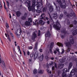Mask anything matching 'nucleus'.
I'll return each instance as SVG.
<instances>
[{"label":"nucleus","mask_w":77,"mask_h":77,"mask_svg":"<svg viewBox=\"0 0 77 77\" xmlns=\"http://www.w3.org/2000/svg\"><path fill=\"white\" fill-rule=\"evenodd\" d=\"M1 57V56L0 55V57ZM0 63H2V64L4 65H5V63H4V61H3L2 60V59L1 58H0Z\"/></svg>","instance_id":"obj_24"},{"label":"nucleus","mask_w":77,"mask_h":77,"mask_svg":"<svg viewBox=\"0 0 77 77\" xmlns=\"http://www.w3.org/2000/svg\"><path fill=\"white\" fill-rule=\"evenodd\" d=\"M56 25L54 24L53 26V27L56 29V30H60V28H61V25L59 22V20H57L56 22Z\"/></svg>","instance_id":"obj_1"},{"label":"nucleus","mask_w":77,"mask_h":77,"mask_svg":"<svg viewBox=\"0 0 77 77\" xmlns=\"http://www.w3.org/2000/svg\"><path fill=\"white\" fill-rule=\"evenodd\" d=\"M10 34L12 38V39H14V35H13V34L12 32H11Z\"/></svg>","instance_id":"obj_38"},{"label":"nucleus","mask_w":77,"mask_h":77,"mask_svg":"<svg viewBox=\"0 0 77 77\" xmlns=\"http://www.w3.org/2000/svg\"><path fill=\"white\" fill-rule=\"evenodd\" d=\"M50 18H49V20L51 21H53V19H52V18L51 17V15H50V14H49Z\"/></svg>","instance_id":"obj_31"},{"label":"nucleus","mask_w":77,"mask_h":77,"mask_svg":"<svg viewBox=\"0 0 77 77\" xmlns=\"http://www.w3.org/2000/svg\"><path fill=\"white\" fill-rule=\"evenodd\" d=\"M54 53L55 54H56V53H57V51H56L55 50V51H54Z\"/></svg>","instance_id":"obj_60"},{"label":"nucleus","mask_w":77,"mask_h":77,"mask_svg":"<svg viewBox=\"0 0 77 77\" xmlns=\"http://www.w3.org/2000/svg\"><path fill=\"white\" fill-rule=\"evenodd\" d=\"M5 26L7 29H8V28L9 27V24L8 23H6Z\"/></svg>","instance_id":"obj_35"},{"label":"nucleus","mask_w":77,"mask_h":77,"mask_svg":"<svg viewBox=\"0 0 77 77\" xmlns=\"http://www.w3.org/2000/svg\"><path fill=\"white\" fill-rule=\"evenodd\" d=\"M40 35H41V31H40V30H38V36H40Z\"/></svg>","instance_id":"obj_37"},{"label":"nucleus","mask_w":77,"mask_h":77,"mask_svg":"<svg viewBox=\"0 0 77 77\" xmlns=\"http://www.w3.org/2000/svg\"><path fill=\"white\" fill-rule=\"evenodd\" d=\"M36 38H37V35H36V34L35 32H34L32 34L31 39L32 41H34L35 40Z\"/></svg>","instance_id":"obj_4"},{"label":"nucleus","mask_w":77,"mask_h":77,"mask_svg":"<svg viewBox=\"0 0 77 77\" xmlns=\"http://www.w3.org/2000/svg\"><path fill=\"white\" fill-rule=\"evenodd\" d=\"M37 69H35L33 71V74L35 75L36 74H37Z\"/></svg>","instance_id":"obj_22"},{"label":"nucleus","mask_w":77,"mask_h":77,"mask_svg":"<svg viewBox=\"0 0 77 77\" xmlns=\"http://www.w3.org/2000/svg\"><path fill=\"white\" fill-rule=\"evenodd\" d=\"M26 3H27L28 6H29L30 5V1L29 0H27L26 1Z\"/></svg>","instance_id":"obj_26"},{"label":"nucleus","mask_w":77,"mask_h":77,"mask_svg":"<svg viewBox=\"0 0 77 77\" xmlns=\"http://www.w3.org/2000/svg\"><path fill=\"white\" fill-rule=\"evenodd\" d=\"M44 59V54H42V56H40V61H42Z\"/></svg>","instance_id":"obj_20"},{"label":"nucleus","mask_w":77,"mask_h":77,"mask_svg":"<svg viewBox=\"0 0 77 77\" xmlns=\"http://www.w3.org/2000/svg\"><path fill=\"white\" fill-rule=\"evenodd\" d=\"M36 12H37V13H40V11L37 10L36 11Z\"/></svg>","instance_id":"obj_62"},{"label":"nucleus","mask_w":77,"mask_h":77,"mask_svg":"<svg viewBox=\"0 0 77 77\" xmlns=\"http://www.w3.org/2000/svg\"><path fill=\"white\" fill-rule=\"evenodd\" d=\"M72 62H71L70 63L68 67V69L69 70L71 68H72Z\"/></svg>","instance_id":"obj_12"},{"label":"nucleus","mask_w":77,"mask_h":77,"mask_svg":"<svg viewBox=\"0 0 77 77\" xmlns=\"http://www.w3.org/2000/svg\"><path fill=\"white\" fill-rule=\"evenodd\" d=\"M56 51H58V53H60V52L59 51V49H58V48H57L56 49Z\"/></svg>","instance_id":"obj_43"},{"label":"nucleus","mask_w":77,"mask_h":77,"mask_svg":"<svg viewBox=\"0 0 77 77\" xmlns=\"http://www.w3.org/2000/svg\"><path fill=\"white\" fill-rule=\"evenodd\" d=\"M57 45L58 46H59V47H63V45L62 44V43H60L59 42H57Z\"/></svg>","instance_id":"obj_21"},{"label":"nucleus","mask_w":77,"mask_h":77,"mask_svg":"<svg viewBox=\"0 0 77 77\" xmlns=\"http://www.w3.org/2000/svg\"><path fill=\"white\" fill-rule=\"evenodd\" d=\"M51 45H50V48L49 49V50L50 51V53H51V54H53V52L52 51V48L53 47V46L54 45V42H52L50 44Z\"/></svg>","instance_id":"obj_5"},{"label":"nucleus","mask_w":77,"mask_h":77,"mask_svg":"<svg viewBox=\"0 0 77 77\" xmlns=\"http://www.w3.org/2000/svg\"><path fill=\"white\" fill-rule=\"evenodd\" d=\"M48 56H45V59H48Z\"/></svg>","instance_id":"obj_56"},{"label":"nucleus","mask_w":77,"mask_h":77,"mask_svg":"<svg viewBox=\"0 0 77 77\" xmlns=\"http://www.w3.org/2000/svg\"><path fill=\"white\" fill-rule=\"evenodd\" d=\"M27 7L28 8V10L29 11H32L33 10H34V9H33L31 6H30V5L29 6H27Z\"/></svg>","instance_id":"obj_14"},{"label":"nucleus","mask_w":77,"mask_h":77,"mask_svg":"<svg viewBox=\"0 0 77 77\" xmlns=\"http://www.w3.org/2000/svg\"><path fill=\"white\" fill-rule=\"evenodd\" d=\"M38 56V52H36L34 55V58H37Z\"/></svg>","instance_id":"obj_15"},{"label":"nucleus","mask_w":77,"mask_h":77,"mask_svg":"<svg viewBox=\"0 0 77 77\" xmlns=\"http://www.w3.org/2000/svg\"><path fill=\"white\" fill-rule=\"evenodd\" d=\"M67 25H69L70 24V21L69 20H68L67 23Z\"/></svg>","instance_id":"obj_47"},{"label":"nucleus","mask_w":77,"mask_h":77,"mask_svg":"<svg viewBox=\"0 0 77 77\" xmlns=\"http://www.w3.org/2000/svg\"><path fill=\"white\" fill-rule=\"evenodd\" d=\"M71 38H70V42H69L70 44H73L74 43V38H72V37H71Z\"/></svg>","instance_id":"obj_9"},{"label":"nucleus","mask_w":77,"mask_h":77,"mask_svg":"<svg viewBox=\"0 0 77 77\" xmlns=\"http://www.w3.org/2000/svg\"><path fill=\"white\" fill-rule=\"evenodd\" d=\"M54 5H55L56 7V9L57 11V12H60V6L59 5H56V4L55 3H54Z\"/></svg>","instance_id":"obj_7"},{"label":"nucleus","mask_w":77,"mask_h":77,"mask_svg":"<svg viewBox=\"0 0 77 77\" xmlns=\"http://www.w3.org/2000/svg\"><path fill=\"white\" fill-rule=\"evenodd\" d=\"M54 18H57V15L56 14V16H54Z\"/></svg>","instance_id":"obj_63"},{"label":"nucleus","mask_w":77,"mask_h":77,"mask_svg":"<svg viewBox=\"0 0 77 77\" xmlns=\"http://www.w3.org/2000/svg\"><path fill=\"white\" fill-rule=\"evenodd\" d=\"M54 62L53 61L51 62V63L50 64V65L51 66V65H53Z\"/></svg>","instance_id":"obj_51"},{"label":"nucleus","mask_w":77,"mask_h":77,"mask_svg":"<svg viewBox=\"0 0 77 77\" xmlns=\"http://www.w3.org/2000/svg\"><path fill=\"white\" fill-rule=\"evenodd\" d=\"M52 69L53 71L54 70V66H52Z\"/></svg>","instance_id":"obj_57"},{"label":"nucleus","mask_w":77,"mask_h":77,"mask_svg":"<svg viewBox=\"0 0 77 77\" xmlns=\"http://www.w3.org/2000/svg\"><path fill=\"white\" fill-rule=\"evenodd\" d=\"M49 11L50 12H52L53 11V7L50 6V7L49 8Z\"/></svg>","instance_id":"obj_23"},{"label":"nucleus","mask_w":77,"mask_h":77,"mask_svg":"<svg viewBox=\"0 0 77 77\" xmlns=\"http://www.w3.org/2000/svg\"><path fill=\"white\" fill-rule=\"evenodd\" d=\"M21 13L20 11H17L16 12V15L17 17H19L21 15Z\"/></svg>","instance_id":"obj_10"},{"label":"nucleus","mask_w":77,"mask_h":77,"mask_svg":"<svg viewBox=\"0 0 77 77\" xmlns=\"http://www.w3.org/2000/svg\"><path fill=\"white\" fill-rule=\"evenodd\" d=\"M54 66L56 68H57V64L56 63H54Z\"/></svg>","instance_id":"obj_45"},{"label":"nucleus","mask_w":77,"mask_h":77,"mask_svg":"<svg viewBox=\"0 0 77 77\" xmlns=\"http://www.w3.org/2000/svg\"><path fill=\"white\" fill-rule=\"evenodd\" d=\"M21 19L22 20H26V17L24 16H22L21 17Z\"/></svg>","instance_id":"obj_27"},{"label":"nucleus","mask_w":77,"mask_h":77,"mask_svg":"<svg viewBox=\"0 0 77 77\" xmlns=\"http://www.w3.org/2000/svg\"><path fill=\"white\" fill-rule=\"evenodd\" d=\"M39 51L41 52V53H42V49H40L39 50Z\"/></svg>","instance_id":"obj_59"},{"label":"nucleus","mask_w":77,"mask_h":77,"mask_svg":"<svg viewBox=\"0 0 77 77\" xmlns=\"http://www.w3.org/2000/svg\"><path fill=\"white\" fill-rule=\"evenodd\" d=\"M6 2L7 3V5L8 6V8L9 7V1H6Z\"/></svg>","instance_id":"obj_39"},{"label":"nucleus","mask_w":77,"mask_h":77,"mask_svg":"<svg viewBox=\"0 0 77 77\" xmlns=\"http://www.w3.org/2000/svg\"><path fill=\"white\" fill-rule=\"evenodd\" d=\"M60 61L61 63H63L65 62V60L63 59H62L60 60Z\"/></svg>","instance_id":"obj_32"},{"label":"nucleus","mask_w":77,"mask_h":77,"mask_svg":"<svg viewBox=\"0 0 77 77\" xmlns=\"http://www.w3.org/2000/svg\"><path fill=\"white\" fill-rule=\"evenodd\" d=\"M39 23L38 22L37 23V24H41V25L43 26V25H44V24H45V22L42 20H39Z\"/></svg>","instance_id":"obj_6"},{"label":"nucleus","mask_w":77,"mask_h":77,"mask_svg":"<svg viewBox=\"0 0 77 77\" xmlns=\"http://www.w3.org/2000/svg\"><path fill=\"white\" fill-rule=\"evenodd\" d=\"M75 12H73V13H70L69 14V16L70 17H73L74 18H75Z\"/></svg>","instance_id":"obj_8"},{"label":"nucleus","mask_w":77,"mask_h":77,"mask_svg":"<svg viewBox=\"0 0 77 77\" xmlns=\"http://www.w3.org/2000/svg\"><path fill=\"white\" fill-rule=\"evenodd\" d=\"M60 36H61V38H62V39L64 38V35H62V34H60Z\"/></svg>","instance_id":"obj_49"},{"label":"nucleus","mask_w":77,"mask_h":77,"mask_svg":"<svg viewBox=\"0 0 77 77\" xmlns=\"http://www.w3.org/2000/svg\"><path fill=\"white\" fill-rule=\"evenodd\" d=\"M24 17H27V14L26 13H25L24 14Z\"/></svg>","instance_id":"obj_52"},{"label":"nucleus","mask_w":77,"mask_h":77,"mask_svg":"<svg viewBox=\"0 0 77 77\" xmlns=\"http://www.w3.org/2000/svg\"><path fill=\"white\" fill-rule=\"evenodd\" d=\"M28 50H32L33 49V47L32 46H29L28 47Z\"/></svg>","instance_id":"obj_40"},{"label":"nucleus","mask_w":77,"mask_h":77,"mask_svg":"<svg viewBox=\"0 0 77 77\" xmlns=\"http://www.w3.org/2000/svg\"><path fill=\"white\" fill-rule=\"evenodd\" d=\"M34 49V50H37V49H38V42L35 43Z\"/></svg>","instance_id":"obj_19"},{"label":"nucleus","mask_w":77,"mask_h":77,"mask_svg":"<svg viewBox=\"0 0 77 77\" xmlns=\"http://www.w3.org/2000/svg\"><path fill=\"white\" fill-rule=\"evenodd\" d=\"M42 11L43 12H46V8H44L42 10Z\"/></svg>","instance_id":"obj_42"},{"label":"nucleus","mask_w":77,"mask_h":77,"mask_svg":"<svg viewBox=\"0 0 77 77\" xmlns=\"http://www.w3.org/2000/svg\"><path fill=\"white\" fill-rule=\"evenodd\" d=\"M20 32H19V33L20 34V35H21V33H22V30H21V29H20Z\"/></svg>","instance_id":"obj_48"},{"label":"nucleus","mask_w":77,"mask_h":77,"mask_svg":"<svg viewBox=\"0 0 77 77\" xmlns=\"http://www.w3.org/2000/svg\"><path fill=\"white\" fill-rule=\"evenodd\" d=\"M33 54H34V53H32L30 55V57H32L33 56Z\"/></svg>","instance_id":"obj_44"},{"label":"nucleus","mask_w":77,"mask_h":77,"mask_svg":"<svg viewBox=\"0 0 77 77\" xmlns=\"http://www.w3.org/2000/svg\"><path fill=\"white\" fill-rule=\"evenodd\" d=\"M45 16V14L43 13L42 14L41 17H43V16Z\"/></svg>","instance_id":"obj_55"},{"label":"nucleus","mask_w":77,"mask_h":77,"mask_svg":"<svg viewBox=\"0 0 77 77\" xmlns=\"http://www.w3.org/2000/svg\"><path fill=\"white\" fill-rule=\"evenodd\" d=\"M64 66V64L62 63L59 64L58 65V67L59 68H60L61 69V68H62Z\"/></svg>","instance_id":"obj_11"},{"label":"nucleus","mask_w":77,"mask_h":77,"mask_svg":"<svg viewBox=\"0 0 77 77\" xmlns=\"http://www.w3.org/2000/svg\"><path fill=\"white\" fill-rule=\"evenodd\" d=\"M28 20L29 21H30L29 22L30 23H32V19L30 18H29L28 19Z\"/></svg>","instance_id":"obj_46"},{"label":"nucleus","mask_w":77,"mask_h":77,"mask_svg":"<svg viewBox=\"0 0 77 77\" xmlns=\"http://www.w3.org/2000/svg\"><path fill=\"white\" fill-rule=\"evenodd\" d=\"M68 72V69H63V72Z\"/></svg>","instance_id":"obj_33"},{"label":"nucleus","mask_w":77,"mask_h":77,"mask_svg":"<svg viewBox=\"0 0 77 77\" xmlns=\"http://www.w3.org/2000/svg\"><path fill=\"white\" fill-rule=\"evenodd\" d=\"M46 70L47 71V72H48V73H50V74L51 73V71H50L49 72V69L48 68Z\"/></svg>","instance_id":"obj_41"},{"label":"nucleus","mask_w":77,"mask_h":77,"mask_svg":"<svg viewBox=\"0 0 77 77\" xmlns=\"http://www.w3.org/2000/svg\"><path fill=\"white\" fill-rule=\"evenodd\" d=\"M57 2L60 5L61 8H62V9L66 8V5L65 3H62V1H61V0H57Z\"/></svg>","instance_id":"obj_2"},{"label":"nucleus","mask_w":77,"mask_h":77,"mask_svg":"<svg viewBox=\"0 0 77 77\" xmlns=\"http://www.w3.org/2000/svg\"><path fill=\"white\" fill-rule=\"evenodd\" d=\"M77 34V29L74 30L72 32V35L73 36H75V35H76Z\"/></svg>","instance_id":"obj_16"},{"label":"nucleus","mask_w":77,"mask_h":77,"mask_svg":"<svg viewBox=\"0 0 77 77\" xmlns=\"http://www.w3.org/2000/svg\"><path fill=\"white\" fill-rule=\"evenodd\" d=\"M45 37H50V32L48 31L45 34Z\"/></svg>","instance_id":"obj_13"},{"label":"nucleus","mask_w":77,"mask_h":77,"mask_svg":"<svg viewBox=\"0 0 77 77\" xmlns=\"http://www.w3.org/2000/svg\"><path fill=\"white\" fill-rule=\"evenodd\" d=\"M72 71H73V70H72L71 72H70V75L69 76V77H72V73H74V72H72Z\"/></svg>","instance_id":"obj_36"},{"label":"nucleus","mask_w":77,"mask_h":77,"mask_svg":"<svg viewBox=\"0 0 77 77\" xmlns=\"http://www.w3.org/2000/svg\"><path fill=\"white\" fill-rule=\"evenodd\" d=\"M36 3V1L35 0H33L32 1V4H35Z\"/></svg>","instance_id":"obj_50"},{"label":"nucleus","mask_w":77,"mask_h":77,"mask_svg":"<svg viewBox=\"0 0 77 77\" xmlns=\"http://www.w3.org/2000/svg\"><path fill=\"white\" fill-rule=\"evenodd\" d=\"M47 23L48 24H50V21L49 20H48L47 21Z\"/></svg>","instance_id":"obj_64"},{"label":"nucleus","mask_w":77,"mask_h":77,"mask_svg":"<svg viewBox=\"0 0 77 77\" xmlns=\"http://www.w3.org/2000/svg\"><path fill=\"white\" fill-rule=\"evenodd\" d=\"M66 47L68 48L67 50V52L69 53L70 51V48L71 47V44L69 43V42H66L64 43Z\"/></svg>","instance_id":"obj_3"},{"label":"nucleus","mask_w":77,"mask_h":77,"mask_svg":"<svg viewBox=\"0 0 77 77\" xmlns=\"http://www.w3.org/2000/svg\"><path fill=\"white\" fill-rule=\"evenodd\" d=\"M66 17H68V18H69L70 17V16H69V14H67L66 15Z\"/></svg>","instance_id":"obj_61"},{"label":"nucleus","mask_w":77,"mask_h":77,"mask_svg":"<svg viewBox=\"0 0 77 77\" xmlns=\"http://www.w3.org/2000/svg\"><path fill=\"white\" fill-rule=\"evenodd\" d=\"M64 53V49H62V52L61 53V54H63V53Z\"/></svg>","instance_id":"obj_53"},{"label":"nucleus","mask_w":77,"mask_h":77,"mask_svg":"<svg viewBox=\"0 0 77 77\" xmlns=\"http://www.w3.org/2000/svg\"><path fill=\"white\" fill-rule=\"evenodd\" d=\"M35 4H32V6H31L32 8L35 9Z\"/></svg>","instance_id":"obj_34"},{"label":"nucleus","mask_w":77,"mask_h":77,"mask_svg":"<svg viewBox=\"0 0 77 77\" xmlns=\"http://www.w3.org/2000/svg\"><path fill=\"white\" fill-rule=\"evenodd\" d=\"M69 27H73V25L72 24H71L69 25Z\"/></svg>","instance_id":"obj_58"},{"label":"nucleus","mask_w":77,"mask_h":77,"mask_svg":"<svg viewBox=\"0 0 77 77\" xmlns=\"http://www.w3.org/2000/svg\"><path fill=\"white\" fill-rule=\"evenodd\" d=\"M38 72L39 74H43L44 72V70L42 69L39 70L38 71Z\"/></svg>","instance_id":"obj_17"},{"label":"nucleus","mask_w":77,"mask_h":77,"mask_svg":"<svg viewBox=\"0 0 77 77\" xmlns=\"http://www.w3.org/2000/svg\"><path fill=\"white\" fill-rule=\"evenodd\" d=\"M27 54L28 56H30V52L29 51H27Z\"/></svg>","instance_id":"obj_54"},{"label":"nucleus","mask_w":77,"mask_h":77,"mask_svg":"<svg viewBox=\"0 0 77 77\" xmlns=\"http://www.w3.org/2000/svg\"><path fill=\"white\" fill-rule=\"evenodd\" d=\"M25 24L26 26H30V22L29 21H26L25 22Z\"/></svg>","instance_id":"obj_18"},{"label":"nucleus","mask_w":77,"mask_h":77,"mask_svg":"<svg viewBox=\"0 0 77 77\" xmlns=\"http://www.w3.org/2000/svg\"><path fill=\"white\" fill-rule=\"evenodd\" d=\"M62 77H66V72H63L62 74Z\"/></svg>","instance_id":"obj_25"},{"label":"nucleus","mask_w":77,"mask_h":77,"mask_svg":"<svg viewBox=\"0 0 77 77\" xmlns=\"http://www.w3.org/2000/svg\"><path fill=\"white\" fill-rule=\"evenodd\" d=\"M63 17V14H61L60 16L59 17V18L60 19H61V18H62Z\"/></svg>","instance_id":"obj_30"},{"label":"nucleus","mask_w":77,"mask_h":77,"mask_svg":"<svg viewBox=\"0 0 77 77\" xmlns=\"http://www.w3.org/2000/svg\"><path fill=\"white\" fill-rule=\"evenodd\" d=\"M72 23L74 24V25H76L77 24V21L76 20H74L72 22Z\"/></svg>","instance_id":"obj_28"},{"label":"nucleus","mask_w":77,"mask_h":77,"mask_svg":"<svg viewBox=\"0 0 77 77\" xmlns=\"http://www.w3.org/2000/svg\"><path fill=\"white\" fill-rule=\"evenodd\" d=\"M61 33H63L64 34H66V32L65 31V30L63 29L61 31Z\"/></svg>","instance_id":"obj_29"}]
</instances>
